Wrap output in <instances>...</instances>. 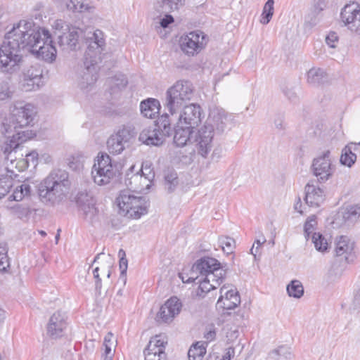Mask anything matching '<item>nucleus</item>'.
<instances>
[{
  "label": "nucleus",
  "mask_w": 360,
  "mask_h": 360,
  "mask_svg": "<svg viewBox=\"0 0 360 360\" xmlns=\"http://www.w3.org/2000/svg\"><path fill=\"white\" fill-rule=\"evenodd\" d=\"M195 89L188 80H179L170 86L165 93L164 107L173 116L179 112V124L195 128L202 121V110L199 105L191 103L194 97Z\"/></svg>",
  "instance_id": "1"
},
{
  "label": "nucleus",
  "mask_w": 360,
  "mask_h": 360,
  "mask_svg": "<svg viewBox=\"0 0 360 360\" xmlns=\"http://www.w3.org/2000/svg\"><path fill=\"white\" fill-rule=\"evenodd\" d=\"M228 122V117L223 110L211 112L205 124L198 130L195 137L196 150L203 158H207L213 150L215 137L224 133Z\"/></svg>",
  "instance_id": "2"
},
{
  "label": "nucleus",
  "mask_w": 360,
  "mask_h": 360,
  "mask_svg": "<svg viewBox=\"0 0 360 360\" xmlns=\"http://www.w3.org/2000/svg\"><path fill=\"white\" fill-rule=\"evenodd\" d=\"M70 186L69 173L61 169H56L39 184V196L46 204L58 205L66 198Z\"/></svg>",
  "instance_id": "3"
},
{
  "label": "nucleus",
  "mask_w": 360,
  "mask_h": 360,
  "mask_svg": "<svg viewBox=\"0 0 360 360\" xmlns=\"http://www.w3.org/2000/svg\"><path fill=\"white\" fill-rule=\"evenodd\" d=\"M89 37V44L84 63V67L78 72L77 84L79 89L84 91H90L98 79V66L96 60L92 59L93 52L101 53L103 46H105L104 34L102 31L96 30Z\"/></svg>",
  "instance_id": "4"
},
{
  "label": "nucleus",
  "mask_w": 360,
  "mask_h": 360,
  "mask_svg": "<svg viewBox=\"0 0 360 360\" xmlns=\"http://www.w3.org/2000/svg\"><path fill=\"white\" fill-rule=\"evenodd\" d=\"M42 30L35 27L32 22L20 20L5 37L20 52L27 49L32 53V49L41 43Z\"/></svg>",
  "instance_id": "5"
},
{
  "label": "nucleus",
  "mask_w": 360,
  "mask_h": 360,
  "mask_svg": "<svg viewBox=\"0 0 360 360\" xmlns=\"http://www.w3.org/2000/svg\"><path fill=\"white\" fill-rule=\"evenodd\" d=\"M171 120L165 113L155 121L153 127L143 129L139 134V141L148 146H159L172 134Z\"/></svg>",
  "instance_id": "6"
},
{
  "label": "nucleus",
  "mask_w": 360,
  "mask_h": 360,
  "mask_svg": "<svg viewBox=\"0 0 360 360\" xmlns=\"http://www.w3.org/2000/svg\"><path fill=\"white\" fill-rule=\"evenodd\" d=\"M129 190L122 191L117 198L122 214L129 218H139L147 213V202L143 197L135 196Z\"/></svg>",
  "instance_id": "7"
},
{
  "label": "nucleus",
  "mask_w": 360,
  "mask_h": 360,
  "mask_svg": "<svg viewBox=\"0 0 360 360\" xmlns=\"http://www.w3.org/2000/svg\"><path fill=\"white\" fill-rule=\"evenodd\" d=\"M117 174V165L112 162L110 157L106 153L98 154L91 169L94 181L99 186L106 185Z\"/></svg>",
  "instance_id": "8"
},
{
  "label": "nucleus",
  "mask_w": 360,
  "mask_h": 360,
  "mask_svg": "<svg viewBox=\"0 0 360 360\" xmlns=\"http://www.w3.org/2000/svg\"><path fill=\"white\" fill-rule=\"evenodd\" d=\"M12 131L13 129L11 126H8L6 123L2 124V133L7 138H12V139L10 141V143L6 141L0 146V157L4 160L6 172L13 174L16 177L18 175L14 174L13 168H18V164L20 162H17L15 155L16 149L19 143L15 141L16 139L15 134L11 135Z\"/></svg>",
  "instance_id": "9"
},
{
  "label": "nucleus",
  "mask_w": 360,
  "mask_h": 360,
  "mask_svg": "<svg viewBox=\"0 0 360 360\" xmlns=\"http://www.w3.org/2000/svg\"><path fill=\"white\" fill-rule=\"evenodd\" d=\"M311 171L319 184H324L333 177L335 166L332 162L330 150L323 151L314 158Z\"/></svg>",
  "instance_id": "10"
},
{
  "label": "nucleus",
  "mask_w": 360,
  "mask_h": 360,
  "mask_svg": "<svg viewBox=\"0 0 360 360\" xmlns=\"http://www.w3.org/2000/svg\"><path fill=\"white\" fill-rule=\"evenodd\" d=\"M37 115L34 105L26 103L24 101H17L14 103L11 110V117L14 122V131L17 132L18 139H20V132L17 131V127H24L30 125Z\"/></svg>",
  "instance_id": "11"
},
{
  "label": "nucleus",
  "mask_w": 360,
  "mask_h": 360,
  "mask_svg": "<svg viewBox=\"0 0 360 360\" xmlns=\"http://www.w3.org/2000/svg\"><path fill=\"white\" fill-rule=\"evenodd\" d=\"M20 52L5 37L0 46V70L12 73L19 69Z\"/></svg>",
  "instance_id": "12"
},
{
  "label": "nucleus",
  "mask_w": 360,
  "mask_h": 360,
  "mask_svg": "<svg viewBox=\"0 0 360 360\" xmlns=\"http://www.w3.org/2000/svg\"><path fill=\"white\" fill-rule=\"evenodd\" d=\"M134 128L129 126H123L115 134L110 136L107 141L108 150L113 155L120 154L135 136Z\"/></svg>",
  "instance_id": "13"
},
{
  "label": "nucleus",
  "mask_w": 360,
  "mask_h": 360,
  "mask_svg": "<svg viewBox=\"0 0 360 360\" xmlns=\"http://www.w3.org/2000/svg\"><path fill=\"white\" fill-rule=\"evenodd\" d=\"M220 268H221V264L216 259L209 257H202L197 260L193 265L190 276L187 279H185L181 274L179 276L184 283L195 282L196 279Z\"/></svg>",
  "instance_id": "14"
},
{
  "label": "nucleus",
  "mask_w": 360,
  "mask_h": 360,
  "mask_svg": "<svg viewBox=\"0 0 360 360\" xmlns=\"http://www.w3.org/2000/svg\"><path fill=\"white\" fill-rule=\"evenodd\" d=\"M340 18L352 32L360 35V5L356 2L347 4L342 9Z\"/></svg>",
  "instance_id": "15"
},
{
  "label": "nucleus",
  "mask_w": 360,
  "mask_h": 360,
  "mask_svg": "<svg viewBox=\"0 0 360 360\" xmlns=\"http://www.w3.org/2000/svg\"><path fill=\"white\" fill-rule=\"evenodd\" d=\"M335 255L342 257L345 262L352 263L356 258L354 241L347 236H339L335 239Z\"/></svg>",
  "instance_id": "16"
},
{
  "label": "nucleus",
  "mask_w": 360,
  "mask_h": 360,
  "mask_svg": "<svg viewBox=\"0 0 360 360\" xmlns=\"http://www.w3.org/2000/svg\"><path fill=\"white\" fill-rule=\"evenodd\" d=\"M41 44L34 49H32V53H35L38 57H41L45 61L51 63L56 58V49L53 45L51 39V35L48 30L43 29L41 37Z\"/></svg>",
  "instance_id": "17"
},
{
  "label": "nucleus",
  "mask_w": 360,
  "mask_h": 360,
  "mask_svg": "<svg viewBox=\"0 0 360 360\" xmlns=\"http://www.w3.org/2000/svg\"><path fill=\"white\" fill-rule=\"evenodd\" d=\"M204 40L205 37L202 32H191L186 36L181 37V49L186 54L193 56L203 49Z\"/></svg>",
  "instance_id": "18"
},
{
  "label": "nucleus",
  "mask_w": 360,
  "mask_h": 360,
  "mask_svg": "<svg viewBox=\"0 0 360 360\" xmlns=\"http://www.w3.org/2000/svg\"><path fill=\"white\" fill-rule=\"evenodd\" d=\"M225 276L226 270L220 268L196 279L195 282L199 283L198 290L203 293H207L217 288L223 282Z\"/></svg>",
  "instance_id": "19"
},
{
  "label": "nucleus",
  "mask_w": 360,
  "mask_h": 360,
  "mask_svg": "<svg viewBox=\"0 0 360 360\" xmlns=\"http://www.w3.org/2000/svg\"><path fill=\"white\" fill-rule=\"evenodd\" d=\"M182 304L176 297L169 298L160 309L158 321L164 323L171 322L179 314Z\"/></svg>",
  "instance_id": "20"
},
{
  "label": "nucleus",
  "mask_w": 360,
  "mask_h": 360,
  "mask_svg": "<svg viewBox=\"0 0 360 360\" xmlns=\"http://www.w3.org/2000/svg\"><path fill=\"white\" fill-rule=\"evenodd\" d=\"M166 344L167 342L162 340L159 335L152 338L144 350L145 360H166Z\"/></svg>",
  "instance_id": "21"
},
{
  "label": "nucleus",
  "mask_w": 360,
  "mask_h": 360,
  "mask_svg": "<svg viewBox=\"0 0 360 360\" xmlns=\"http://www.w3.org/2000/svg\"><path fill=\"white\" fill-rule=\"evenodd\" d=\"M67 316L65 313L58 311L49 319L47 324V334L52 338L56 339L64 335L67 328Z\"/></svg>",
  "instance_id": "22"
},
{
  "label": "nucleus",
  "mask_w": 360,
  "mask_h": 360,
  "mask_svg": "<svg viewBox=\"0 0 360 360\" xmlns=\"http://www.w3.org/2000/svg\"><path fill=\"white\" fill-rule=\"evenodd\" d=\"M220 294L216 304L217 309H233L240 303V297L236 289L228 290L227 287L224 285L220 289Z\"/></svg>",
  "instance_id": "23"
},
{
  "label": "nucleus",
  "mask_w": 360,
  "mask_h": 360,
  "mask_svg": "<svg viewBox=\"0 0 360 360\" xmlns=\"http://www.w3.org/2000/svg\"><path fill=\"white\" fill-rule=\"evenodd\" d=\"M134 166L130 167V172L126 174L124 183L129 191L132 192H141L145 189H149L150 182L148 181L139 172L133 174Z\"/></svg>",
  "instance_id": "24"
},
{
  "label": "nucleus",
  "mask_w": 360,
  "mask_h": 360,
  "mask_svg": "<svg viewBox=\"0 0 360 360\" xmlns=\"http://www.w3.org/2000/svg\"><path fill=\"white\" fill-rule=\"evenodd\" d=\"M304 200L309 207H319L325 200L324 190L309 182L304 188Z\"/></svg>",
  "instance_id": "25"
},
{
  "label": "nucleus",
  "mask_w": 360,
  "mask_h": 360,
  "mask_svg": "<svg viewBox=\"0 0 360 360\" xmlns=\"http://www.w3.org/2000/svg\"><path fill=\"white\" fill-rule=\"evenodd\" d=\"M43 70L39 64H34L24 71V79L27 82V85L30 87L29 90L34 89L35 86L39 87L42 77Z\"/></svg>",
  "instance_id": "26"
},
{
  "label": "nucleus",
  "mask_w": 360,
  "mask_h": 360,
  "mask_svg": "<svg viewBox=\"0 0 360 360\" xmlns=\"http://www.w3.org/2000/svg\"><path fill=\"white\" fill-rule=\"evenodd\" d=\"M82 32L80 29L73 27L68 33L58 36V43L60 46H67L71 50L76 49V46Z\"/></svg>",
  "instance_id": "27"
},
{
  "label": "nucleus",
  "mask_w": 360,
  "mask_h": 360,
  "mask_svg": "<svg viewBox=\"0 0 360 360\" xmlns=\"http://www.w3.org/2000/svg\"><path fill=\"white\" fill-rule=\"evenodd\" d=\"M193 129L189 127L179 124L174 129V143L178 147H183L190 140Z\"/></svg>",
  "instance_id": "28"
},
{
  "label": "nucleus",
  "mask_w": 360,
  "mask_h": 360,
  "mask_svg": "<svg viewBox=\"0 0 360 360\" xmlns=\"http://www.w3.org/2000/svg\"><path fill=\"white\" fill-rule=\"evenodd\" d=\"M342 215L346 224L354 225L360 220V203L346 206L342 210Z\"/></svg>",
  "instance_id": "29"
},
{
  "label": "nucleus",
  "mask_w": 360,
  "mask_h": 360,
  "mask_svg": "<svg viewBox=\"0 0 360 360\" xmlns=\"http://www.w3.org/2000/svg\"><path fill=\"white\" fill-rule=\"evenodd\" d=\"M160 108V102L155 98H148L140 104L141 114L148 118H153L159 112Z\"/></svg>",
  "instance_id": "30"
},
{
  "label": "nucleus",
  "mask_w": 360,
  "mask_h": 360,
  "mask_svg": "<svg viewBox=\"0 0 360 360\" xmlns=\"http://www.w3.org/2000/svg\"><path fill=\"white\" fill-rule=\"evenodd\" d=\"M311 240L316 250L319 252H326L330 248V243L328 239L319 232H314L312 234Z\"/></svg>",
  "instance_id": "31"
},
{
  "label": "nucleus",
  "mask_w": 360,
  "mask_h": 360,
  "mask_svg": "<svg viewBox=\"0 0 360 360\" xmlns=\"http://www.w3.org/2000/svg\"><path fill=\"white\" fill-rule=\"evenodd\" d=\"M207 345L203 342H198L193 345L188 352V357L189 360H202L206 354Z\"/></svg>",
  "instance_id": "32"
},
{
  "label": "nucleus",
  "mask_w": 360,
  "mask_h": 360,
  "mask_svg": "<svg viewBox=\"0 0 360 360\" xmlns=\"http://www.w3.org/2000/svg\"><path fill=\"white\" fill-rule=\"evenodd\" d=\"M158 5L163 13L177 11L184 4V0H157Z\"/></svg>",
  "instance_id": "33"
},
{
  "label": "nucleus",
  "mask_w": 360,
  "mask_h": 360,
  "mask_svg": "<svg viewBox=\"0 0 360 360\" xmlns=\"http://www.w3.org/2000/svg\"><path fill=\"white\" fill-rule=\"evenodd\" d=\"M356 155L352 152V144H347L342 150L340 162L348 167H351L356 161Z\"/></svg>",
  "instance_id": "34"
},
{
  "label": "nucleus",
  "mask_w": 360,
  "mask_h": 360,
  "mask_svg": "<svg viewBox=\"0 0 360 360\" xmlns=\"http://www.w3.org/2000/svg\"><path fill=\"white\" fill-rule=\"evenodd\" d=\"M13 174H0V200L4 197L14 185Z\"/></svg>",
  "instance_id": "35"
},
{
  "label": "nucleus",
  "mask_w": 360,
  "mask_h": 360,
  "mask_svg": "<svg viewBox=\"0 0 360 360\" xmlns=\"http://www.w3.org/2000/svg\"><path fill=\"white\" fill-rule=\"evenodd\" d=\"M179 184L177 173L174 170H168L165 174V187L168 193L175 191Z\"/></svg>",
  "instance_id": "36"
},
{
  "label": "nucleus",
  "mask_w": 360,
  "mask_h": 360,
  "mask_svg": "<svg viewBox=\"0 0 360 360\" xmlns=\"http://www.w3.org/2000/svg\"><path fill=\"white\" fill-rule=\"evenodd\" d=\"M31 192V187L29 184H22L17 186L13 191V193L9 195L10 200L20 201L25 197L29 196Z\"/></svg>",
  "instance_id": "37"
},
{
  "label": "nucleus",
  "mask_w": 360,
  "mask_h": 360,
  "mask_svg": "<svg viewBox=\"0 0 360 360\" xmlns=\"http://www.w3.org/2000/svg\"><path fill=\"white\" fill-rule=\"evenodd\" d=\"M326 77V74L323 70L313 68L307 72V82L311 84L317 85L321 84Z\"/></svg>",
  "instance_id": "38"
},
{
  "label": "nucleus",
  "mask_w": 360,
  "mask_h": 360,
  "mask_svg": "<svg viewBox=\"0 0 360 360\" xmlns=\"http://www.w3.org/2000/svg\"><path fill=\"white\" fill-rule=\"evenodd\" d=\"M67 8L74 13L90 11L93 8L86 0H70L67 4Z\"/></svg>",
  "instance_id": "39"
},
{
  "label": "nucleus",
  "mask_w": 360,
  "mask_h": 360,
  "mask_svg": "<svg viewBox=\"0 0 360 360\" xmlns=\"http://www.w3.org/2000/svg\"><path fill=\"white\" fill-rule=\"evenodd\" d=\"M287 292L289 296L300 298L304 294V288L300 281L293 280L288 285Z\"/></svg>",
  "instance_id": "40"
},
{
  "label": "nucleus",
  "mask_w": 360,
  "mask_h": 360,
  "mask_svg": "<svg viewBox=\"0 0 360 360\" xmlns=\"http://www.w3.org/2000/svg\"><path fill=\"white\" fill-rule=\"evenodd\" d=\"M80 210L83 212V215L88 221L94 223L96 221L98 211L95 207V202H90V204L81 208Z\"/></svg>",
  "instance_id": "41"
},
{
  "label": "nucleus",
  "mask_w": 360,
  "mask_h": 360,
  "mask_svg": "<svg viewBox=\"0 0 360 360\" xmlns=\"http://www.w3.org/2000/svg\"><path fill=\"white\" fill-rule=\"evenodd\" d=\"M108 85H110L112 89H121L125 87L128 84V80L126 76L123 74H117L113 77L108 78Z\"/></svg>",
  "instance_id": "42"
},
{
  "label": "nucleus",
  "mask_w": 360,
  "mask_h": 360,
  "mask_svg": "<svg viewBox=\"0 0 360 360\" xmlns=\"http://www.w3.org/2000/svg\"><path fill=\"white\" fill-rule=\"evenodd\" d=\"M274 0H268L264 4L263 12L262 14V18L260 20L261 23L266 25L271 20L274 14Z\"/></svg>",
  "instance_id": "43"
},
{
  "label": "nucleus",
  "mask_w": 360,
  "mask_h": 360,
  "mask_svg": "<svg viewBox=\"0 0 360 360\" xmlns=\"http://www.w3.org/2000/svg\"><path fill=\"white\" fill-rule=\"evenodd\" d=\"M76 203L79 209L90 204V202H95L92 195L86 191H82L78 192L75 198Z\"/></svg>",
  "instance_id": "44"
},
{
  "label": "nucleus",
  "mask_w": 360,
  "mask_h": 360,
  "mask_svg": "<svg viewBox=\"0 0 360 360\" xmlns=\"http://www.w3.org/2000/svg\"><path fill=\"white\" fill-rule=\"evenodd\" d=\"M8 248L6 243H0V271L5 272L10 266L8 257Z\"/></svg>",
  "instance_id": "45"
},
{
  "label": "nucleus",
  "mask_w": 360,
  "mask_h": 360,
  "mask_svg": "<svg viewBox=\"0 0 360 360\" xmlns=\"http://www.w3.org/2000/svg\"><path fill=\"white\" fill-rule=\"evenodd\" d=\"M14 91L11 87L9 82L6 80H0V101L11 99Z\"/></svg>",
  "instance_id": "46"
},
{
  "label": "nucleus",
  "mask_w": 360,
  "mask_h": 360,
  "mask_svg": "<svg viewBox=\"0 0 360 360\" xmlns=\"http://www.w3.org/2000/svg\"><path fill=\"white\" fill-rule=\"evenodd\" d=\"M219 243L223 251L226 254H230L233 252L236 243L233 238L227 236H221L219 238Z\"/></svg>",
  "instance_id": "47"
},
{
  "label": "nucleus",
  "mask_w": 360,
  "mask_h": 360,
  "mask_svg": "<svg viewBox=\"0 0 360 360\" xmlns=\"http://www.w3.org/2000/svg\"><path fill=\"white\" fill-rule=\"evenodd\" d=\"M119 256L120 257L119 264L120 269V280H122L124 284H125L127 281L126 274L128 266V262L125 257V252L123 250H120Z\"/></svg>",
  "instance_id": "48"
},
{
  "label": "nucleus",
  "mask_w": 360,
  "mask_h": 360,
  "mask_svg": "<svg viewBox=\"0 0 360 360\" xmlns=\"http://www.w3.org/2000/svg\"><path fill=\"white\" fill-rule=\"evenodd\" d=\"M360 309V280L356 283L354 290L353 299L349 307L351 311H359Z\"/></svg>",
  "instance_id": "49"
},
{
  "label": "nucleus",
  "mask_w": 360,
  "mask_h": 360,
  "mask_svg": "<svg viewBox=\"0 0 360 360\" xmlns=\"http://www.w3.org/2000/svg\"><path fill=\"white\" fill-rule=\"evenodd\" d=\"M316 224V217L315 215H311L307 218L304 226V236L307 240L309 239L311 233H314L313 231Z\"/></svg>",
  "instance_id": "50"
},
{
  "label": "nucleus",
  "mask_w": 360,
  "mask_h": 360,
  "mask_svg": "<svg viewBox=\"0 0 360 360\" xmlns=\"http://www.w3.org/2000/svg\"><path fill=\"white\" fill-rule=\"evenodd\" d=\"M272 354H275L280 358H283L285 360H290L292 359V354L291 348L286 345L279 346L271 352Z\"/></svg>",
  "instance_id": "51"
},
{
  "label": "nucleus",
  "mask_w": 360,
  "mask_h": 360,
  "mask_svg": "<svg viewBox=\"0 0 360 360\" xmlns=\"http://www.w3.org/2000/svg\"><path fill=\"white\" fill-rule=\"evenodd\" d=\"M151 166L150 162H145L142 164L141 169L139 170L140 174L143 175L150 183L155 178V172Z\"/></svg>",
  "instance_id": "52"
},
{
  "label": "nucleus",
  "mask_w": 360,
  "mask_h": 360,
  "mask_svg": "<svg viewBox=\"0 0 360 360\" xmlns=\"http://www.w3.org/2000/svg\"><path fill=\"white\" fill-rule=\"evenodd\" d=\"M320 13L314 12L312 9L311 12L305 17V25L309 27L315 26L319 22L318 15Z\"/></svg>",
  "instance_id": "53"
},
{
  "label": "nucleus",
  "mask_w": 360,
  "mask_h": 360,
  "mask_svg": "<svg viewBox=\"0 0 360 360\" xmlns=\"http://www.w3.org/2000/svg\"><path fill=\"white\" fill-rule=\"evenodd\" d=\"M339 41V37L336 32H330L326 37V43L330 48H335Z\"/></svg>",
  "instance_id": "54"
},
{
  "label": "nucleus",
  "mask_w": 360,
  "mask_h": 360,
  "mask_svg": "<svg viewBox=\"0 0 360 360\" xmlns=\"http://www.w3.org/2000/svg\"><path fill=\"white\" fill-rule=\"evenodd\" d=\"M99 267H96L93 271V275L94 278L96 280L95 281V291L96 294L98 295H101V290L102 288V283H101V278L99 276Z\"/></svg>",
  "instance_id": "55"
},
{
  "label": "nucleus",
  "mask_w": 360,
  "mask_h": 360,
  "mask_svg": "<svg viewBox=\"0 0 360 360\" xmlns=\"http://www.w3.org/2000/svg\"><path fill=\"white\" fill-rule=\"evenodd\" d=\"M38 158V154L35 151H32L29 154L26 155V160H22L20 161L22 163V167H28V163L30 161L32 162V165H36Z\"/></svg>",
  "instance_id": "56"
},
{
  "label": "nucleus",
  "mask_w": 360,
  "mask_h": 360,
  "mask_svg": "<svg viewBox=\"0 0 360 360\" xmlns=\"http://www.w3.org/2000/svg\"><path fill=\"white\" fill-rule=\"evenodd\" d=\"M266 242V238L262 236L261 238L257 239L253 244L250 252L256 258L257 253L258 252L259 248Z\"/></svg>",
  "instance_id": "57"
},
{
  "label": "nucleus",
  "mask_w": 360,
  "mask_h": 360,
  "mask_svg": "<svg viewBox=\"0 0 360 360\" xmlns=\"http://www.w3.org/2000/svg\"><path fill=\"white\" fill-rule=\"evenodd\" d=\"M326 0H314L313 9L316 13H321L326 7Z\"/></svg>",
  "instance_id": "58"
},
{
  "label": "nucleus",
  "mask_w": 360,
  "mask_h": 360,
  "mask_svg": "<svg viewBox=\"0 0 360 360\" xmlns=\"http://www.w3.org/2000/svg\"><path fill=\"white\" fill-rule=\"evenodd\" d=\"M103 346L111 347L115 348L116 340L114 338V335L112 333H108L104 338Z\"/></svg>",
  "instance_id": "59"
},
{
  "label": "nucleus",
  "mask_w": 360,
  "mask_h": 360,
  "mask_svg": "<svg viewBox=\"0 0 360 360\" xmlns=\"http://www.w3.org/2000/svg\"><path fill=\"white\" fill-rule=\"evenodd\" d=\"M283 91L290 102L295 103L298 100V96L293 89L286 88Z\"/></svg>",
  "instance_id": "60"
},
{
  "label": "nucleus",
  "mask_w": 360,
  "mask_h": 360,
  "mask_svg": "<svg viewBox=\"0 0 360 360\" xmlns=\"http://www.w3.org/2000/svg\"><path fill=\"white\" fill-rule=\"evenodd\" d=\"M172 22H174V18L169 14L165 15L160 20V26L163 28H167Z\"/></svg>",
  "instance_id": "61"
},
{
  "label": "nucleus",
  "mask_w": 360,
  "mask_h": 360,
  "mask_svg": "<svg viewBox=\"0 0 360 360\" xmlns=\"http://www.w3.org/2000/svg\"><path fill=\"white\" fill-rule=\"evenodd\" d=\"M104 347V352L102 354V357H108L112 358L114 356L115 348L111 347L103 346Z\"/></svg>",
  "instance_id": "62"
},
{
  "label": "nucleus",
  "mask_w": 360,
  "mask_h": 360,
  "mask_svg": "<svg viewBox=\"0 0 360 360\" xmlns=\"http://www.w3.org/2000/svg\"><path fill=\"white\" fill-rule=\"evenodd\" d=\"M235 354V349L233 347H230L226 349V352L225 354L222 356V358L219 360H231V357H233Z\"/></svg>",
  "instance_id": "63"
},
{
  "label": "nucleus",
  "mask_w": 360,
  "mask_h": 360,
  "mask_svg": "<svg viewBox=\"0 0 360 360\" xmlns=\"http://www.w3.org/2000/svg\"><path fill=\"white\" fill-rule=\"evenodd\" d=\"M216 337V332H215V330L213 329V330H210L209 331H207L206 333H205L204 335V338L207 340V341H212Z\"/></svg>",
  "instance_id": "64"
}]
</instances>
